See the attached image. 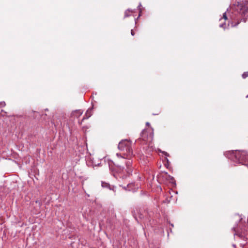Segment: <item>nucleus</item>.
<instances>
[{
	"label": "nucleus",
	"mask_w": 248,
	"mask_h": 248,
	"mask_svg": "<svg viewBox=\"0 0 248 248\" xmlns=\"http://www.w3.org/2000/svg\"><path fill=\"white\" fill-rule=\"evenodd\" d=\"M154 132L153 129L151 127L145 129L141 132L140 140H142L145 143L150 144L153 140Z\"/></svg>",
	"instance_id": "4"
},
{
	"label": "nucleus",
	"mask_w": 248,
	"mask_h": 248,
	"mask_svg": "<svg viewBox=\"0 0 248 248\" xmlns=\"http://www.w3.org/2000/svg\"><path fill=\"white\" fill-rule=\"evenodd\" d=\"M118 149L123 152L124 158H130L133 156L131 142L128 140H122L118 144Z\"/></svg>",
	"instance_id": "2"
},
{
	"label": "nucleus",
	"mask_w": 248,
	"mask_h": 248,
	"mask_svg": "<svg viewBox=\"0 0 248 248\" xmlns=\"http://www.w3.org/2000/svg\"><path fill=\"white\" fill-rule=\"evenodd\" d=\"M125 164L127 166V169L128 170L127 171V173L130 174L132 171V169L130 168V166L131 164V161L130 160H128L126 162Z\"/></svg>",
	"instance_id": "7"
},
{
	"label": "nucleus",
	"mask_w": 248,
	"mask_h": 248,
	"mask_svg": "<svg viewBox=\"0 0 248 248\" xmlns=\"http://www.w3.org/2000/svg\"><path fill=\"white\" fill-rule=\"evenodd\" d=\"M162 175L171 183H173L175 181L174 178L169 175L167 172L163 173Z\"/></svg>",
	"instance_id": "5"
},
{
	"label": "nucleus",
	"mask_w": 248,
	"mask_h": 248,
	"mask_svg": "<svg viewBox=\"0 0 248 248\" xmlns=\"http://www.w3.org/2000/svg\"><path fill=\"white\" fill-rule=\"evenodd\" d=\"M117 165V166H118V167H120V165H119L118 164H117V165Z\"/></svg>",
	"instance_id": "17"
},
{
	"label": "nucleus",
	"mask_w": 248,
	"mask_h": 248,
	"mask_svg": "<svg viewBox=\"0 0 248 248\" xmlns=\"http://www.w3.org/2000/svg\"><path fill=\"white\" fill-rule=\"evenodd\" d=\"M242 78H246L248 77V71L245 72L242 74Z\"/></svg>",
	"instance_id": "10"
},
{
	"label": "nucleus",
	"mask_w": 248,
	"mask_h": 248,
	"mask_svg": "<svg viewBox=\"0 0 248 248\" xmlns=\"http://www.w3.org/2000/svg\"><path fill=\"white\" fill-rule=\"evenodd\" d=\"M223 18H224V19L225 20H226L227 19V16H226V13H224L223 14Z\"/></svg>",
	"instance_id": "12"
},
{
	"label": "nucleus",
	"mask_w": 248,
	"mask_h": 248,
	"mask_svg": "<svg viewBox=\"0 0 248 248\" xmlns=\"http://www.w3.org/2000/svg\"><path fill=\"white\" fill-rule=\"evenodd\" d=\"M91 116V114L90 113V112L88 110L87 111V112L86 113V114H85V115L84 116L83 119H82V121L85 120V119H88V118H89L90 116Z\"/></svg>",
	"instance_id": "8"
},
{
	"label": "nucleus",
	"mask_w": 248,
	"mask_h": 248,
	"mask_svg": "<svg viewBox=\"0 0 248 248\" xmlns=\"http://www.w3.org/2000/svg\"><path fill=\"white\" fill-rule=\"evenodd\" d=\"M220 27H223V25H220Z\"/></svg>",
	"instance_id": "16"
},
{
	"label": "nucleus",
	"mask_w": 248,
	"mask_h": 248,
	"mask_svg": "<svg viewBox=\"0 0 248 248\" xmlns=\"http://www.w3.org/2000/svg\"><path fill=\"white\" fill-rule=\"evenodd\" d=\"M131 35H132V36H134V34H135V32H134V31H133V30H131Z\"/></svg>",
	"instance_id": "14"
},
{
	"label": "nucleus",
	"mask_w": 248,
	"mask_h": 248,
	"mask_svg": "<svg viewBox=\"0 0 248 248\" xmlns=\"http://www.w3.org/2000/svg\"><path fill=\"white\" fill-rule=\"evenodd\" d=\"M108 184L107 183H102V186L104 187V186H108Z\"/></svg>",
	"instance_id": "13"
},
{
	"label": "nucleus",
	"mask_w": 248,
	"mask_h": 248,
	"mask_svg": "<svg viewBox=\"0 0 248 248\" xmlns=\"http://www.w3.org/2000/svg\"><path fill=\"white\" fill-rule=\"evenodd\" d=\"M132 12L130 10H126L124 13V17H127L131 15Z\"/></svg>",
	"instance_id": "9"
},
{
	"label": "nucleus",
	"mask_w": 248,
	"mask_h": 248,
	"mask_svg": "<svg viewBox=\"0 0 248 248\" xmlns=\"http://www.w3.org/2000/svg\"><path fill=\"white\" fill-rule=\"evenodd\" d=\"M234 161L245 165L248 169V152L245 151H235L232 152Z\"/></svg>",
	"instance_id": "3"
},
{
	"label": "nucleus",
	"mask_w": 248,
	"mask_h": 248,
	"mask_svg": "<svg viewBox=\"0 0 248 248\" xmlns=\"http://www.w3.org/2000/svg\"><path fill=\"white\" fill-rule=\"evenodd\" d=\"M232 8L241 18L237 22H232V27H236L241 21L246 22L248 19V0H239L236 3L233 5Z\"/></svg>",
	"instance_id": "1"
},
{
	"label": "nucleus",
	"mask_w": 248,
	"mask_h": 248,
	"mask_svg": "<svg viewBox=\"0 0 248 248\" xmlns=\"http://www.w3.org/2000/svg\"><path fill=\"white\" fill-rule=\"evenodd\" d=\"M146 124H147V125H149V123H146Z\"/></svg>",
	"instance_id": "15"
},
{
	"label": "nucleus",
	"mask_w": 248,
	"mask_h": 248,
	"mask_svg": "<svg viewBox=\"0 0 248 248\" xmlns=\"http://www.w3.org/2000/svg\"><path fill=\"white\" fill-rule=\"evenodd\" d=\"M83 113V111L81 110H76L72 112V115L74 117H79Z\"/></svg>",
	"instance_id": "6"
},
{
	"label": "nucleus",
	"mask_w": 248,
	"mask_h": 248,
	"mask_svg": "<svg viewBox=\"0 0 248 248\" xmlns=\"http://www.w3.org/2000/svg\"><path fill=\"white\" fill-rule=\"evenodd\" d=\"M233 230L235 232V234L239 235V236H241V235L239 234L238 230L237 228L234 227Z\"/></svg>",
	"instance_id": "11"
}]
</instances>
